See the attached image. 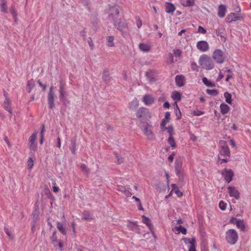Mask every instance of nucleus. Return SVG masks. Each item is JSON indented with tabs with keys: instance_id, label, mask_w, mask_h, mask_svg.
I'll return each mask as SVG.
<instances>
[{
	"instance_id": "nucleus-1",
	"label": "nucleus",
	"mask_w": 251,
	"mask_h": 251,
	"mask_svg": "<svg viewBox=\"0 0 251 251\" xmlns=\"http://www.w3.org/2000/svg\"><path fill=\"white\" fill-rule=\"evenodd\" d=\"M199 64L207 70L212 69L214 67V64L211 58L205 54L201 55L199 59Z\"/></svg>"
},
{
	"instance_id": "nucleus-2",
	"label": "nucleus",
	"mask_w": 251,
	"mask_h": 251,
	"mask_svg": "<svg viewBox=\"0 0 251 251\" xmlns=\"http://www.w3.org/2000/svg\"><path fill=\"white\" fill-rule=\"evenodd\" d=\"M136 116L140 119V122L143 123L144 121L151 118V114L148 109L141 107L137 111Z\"/></svg>"
},
{
	"instance_id": "nucleus-3",
	"label": "nucleus",
	"mask_w": 251,
	"mask_h": 251,
	"mask_svg": "<svg viewBox=\"0 0 251 251\" xmlns=\"http://www.w3.org/2000/svg\"><path fill=\"white\" fill-rule=\"evenodd\" d=\"M238 235L237 231L233 229H228L226 233V239L230 245H234L237 241Z\"/></svg>"
},
{
	"instance_id": "nucleus-4",
	"label": "nucleus",
	"mask_w": 251,
	"mask_h": 251,
	"mask_svg": "<svg viewBox=\"0 0 251 251\" xmlns=\"http://www.w3.org/2000/svg\"><path fill=\"white\" fill-rule=\"evenodd\" d=\"M213 59L218 64H222L225 60L223 51L220 49L215 50L212 54Z\"/></svg>"
},
{
	"instance_id": "nucleus-5",
	"label": "nucleus",
	"mask_w": 251,
	"mask_h": 251,
	"mask_svg": "<svg viewBox=\"0 0 251 251\" xmlns=\"http://www.w3.org/2000/svg\"><path fill=\"white\" fill-rule=\"evenodd\" d=\"M140 128L143 131L144 134L149 140H154V136L152 133V127L151 125L148 123H146V126H140Z\"/></svg>"
},
{
	"instance_id": "nucleus-6",
	"label": "nucleus",
	"mask_w": 251,
	"mask_h": 251,
	"mask_svg": "<svg viewBox=\"0 0 251 251\" xmlns=\"http://www.w3.org/2000/svg\"><path fill=\"white\" fill-rule=\"evenodd\" d=\"M54 89V87L52 86H51L47 97L49 107L51 109L55 108L54 100L55 95Z\"/></svg>"
},
{
	"instance_id": "nucleus-7",
	"label": "nucleus",
	"mask_w": 251,
	"mask_h": 251,
	"mask_svg": "<svg viewBox=\"0 0 251 251\" xmlns=\"http://www.w3.org/2000/svg\"><path fill=\"white\" fill-rule=\"evenodd\" d=\"M220 149V152L221 155L228 156L230 155L229 148L226 141L221 140L219 142Z\"/></svg>"
},
{
	"instance_id": "nucleus-8",
	"label": "nucleus",
	"mask_w": 251,
	"mask_h": 251,
	"mask_svg": "<svg viewBox=\"0 0 251 251\" xmlns=\"http://www.w3.org/2000/svg\"><path fill=\"white\" fill-rule=\"evenodd\" d=\"M233 172L231 169H224L222 172V175L226 181L229 183L232 179Z\"/></svg>"
},
{
	"instance_id": "nucleus-9",
	"label": "nucleus",
	"mask_w": 251,
	"mask_h": 251,
	"mask_svg": "<svg viewBox=\"0 0 251 251\" xmlns=\"http://www.w3.org/2000/svg\"><path fill=\"white\" fill-rule=\"evenodd\" d=\"M114 25L118 30L122 33L123 35L124 34V31L127 27V24L125 22L119 19L115 22Z\"/></svg>"
},
{
	"instance_id": "nucleus-10",
	"label": "nucleus",
	"mask_w": 251,
	"mask_h": 251,
	"mask_svg": "<svg viewBox=\"0 0 251 251\" xmlns=\"http://www.w3.org/2000/svg\"><path fill=\"white\" fill-rule=\"evenodd\" d=\"M197 48L201 52H206L209 50V47L206 41H200L197 43Z\"/></svg>"
},
{
	"instance_id": "nucleus-11",
	"label": "nucleus",
	"mask_w": 251,
	"mask_h": 251,
	"mask_svg": "<svg viewBox=\"0 0 251 251\" xmlns=\"http://www.w3.org/2000/svg\"><path fill=\"white\" fill-rule=\"evenodd\" d=\"M215 34L217 36H220L222 40H225V26L222 24L219 25L218 27L215 29Z\"/></svg>"
},
{
	"instance_id": "nucleus-12",
	"label": "nucleus",
	"mask_w": 251,
	"mask_h": 251,
	"mask_svg": "<svg viewBox=\"0 0 251 251\" xmlns=\"http://www.w3.org/2000/svg\"><path fill=\"white\" fill-rule=\"evenodd\" d=\"M116 189L123 193L126 197H130L132 195L131 193V189L130 187L126 188L122 185H117Z\"/></svg>"
},
{
	"instance_id": "nucleus-13",
	"label": "nucleus",
	"mask_w": 251,
	"mask_h": 251,
	"mask_svg": "<svg viewBox=\"0 0 251 251\" xmlns=\"http://www.w3.org/2000/svg\"><path fill=\"white\" fill-rule=\"evenodd\" d=\"M228 191L230 197H233L238 200L240 198L239 192L235 187L229 186L228 187Z\"/></svg>"
},
{
	"instance_id": "nucleus-14",
	"label": "nucleus",
	"mask_w": 251,
	"mask_h": 251,
	"mask_svg": "<svg viewBox=\"0 0 251 251\" xmlns=\"http://www.w3.org/2000/svg\"><path fill=\"white\" fill-rule=\"evenodd\" d=\"M226 12V8L225 5L221 4L218 7V16L220 18H224L225 16Z\"/></svg>"
},
{
	"instance_id": "nucleus-15",
	"label": "nucleus",
	"mask_w": 251,
	"mask_h": 251,
	"mask_svg": "<svg viewBox=\"0 0 251 251\" xmlns=\"http://www.w3.org/2000/svg\"><path fill=\"white\" fill-rule=\"evenodd\" d=\"M185 77L182 75H177L175 77V81L177 86L182 87L184 85Z\"/></svg>"
},
{
	"instance_id": "nucleus-16",
	"label": "nucleus",
	"mask_w": 251,
	"mask_h": 251,
	"mask_svg": "<svg viewBox=\"0 0 251 251\" xmlns=\"http://www.w3.org/2000/svg\"><path fill=\"white\" fill-rule=\"evenodd\" d=\"M4 96L5 97V100L3 103V107L4 109L10 113V114H11L12 110L10 107V100L7 97L6 94L5 93H4Z\"/></svg>"
},
{
	"instance_id": "nucleus-17",
	"label": "nucleus",
	"mask_w": 251,
	"mask_h": 251,
	"mask_svg": "<svg viewBox=\"0 0 251 251\" xmlns=\"http://www.w3.org/2000/svg\"><path fill=\"white\" fill-rule=\"evenodd\" d=\"M37 137V133H33L31 136L29 137V142H30V149L34 151L36 148V144H35V141Z\"/></svg>"
},
{
	"instance_id": "nucleus-18",
	"label": "nucleus",
	"mask_w": 251,
	"mask_h": 251,
	"mask_svg": "<svg viewBox=\"0 0 251 251\" xmlns=\"http://www.w3.org/2000/svg\"><path fill=\"white\" fill-rule=\"evenodd\" d=\"M143 102L146 105H149L153 103L154 99L153 97L149 95H146L143 97Z\"/></svg>"
},
{
	"instance_id": "nucleus-19",
	"label": "nucleus",
	"mask_w": 251,
	"mask_h": 251,
	"mask_svg": "<svg viewBox=\"0 0 251 251\" xmlns=\"http://www.w3.org/2000/svg\"><path fill=\"white\" fill-rule=\"evenodd\" d=\"M176 10V7L172 3L166 2L165 4V11L167 13L173 14Z\"/></svg>"
},
{
	"instance_id": "nucleus-20",
	"label": "nucleus",
	"mask_w": 251,
	"mask_h": 251,
	"mask_svg": "<svg viewBox=\"0 0 251 251\" xmlns=\"http://www.w3.org/2000/svg\"><path fill=\"white\" fill-rule=\"evenodd\" d=\"M170 119V113L169 112H167L165 113V118L162 120L160 124L161 128L164 129V127L166 124L169 122Z\"/></svg>"
},
{
	"instance_id": "nucleus-21",
	"label": "nucleus",
	"mask_w": 251,
	"mask_h": 251,
	"mask_svg": "<svg viewBox=\"0 0 251 251\" xmlns=\"http://www.w3.org/2000/svg\"><path fill=\"white\" fill-rule=\"evenodd\" d=\"M139 48L143 52H148L151 47L149 44L141 43L139 44Z\"/></svg>"
},
{
	"instance_id": "nucleus-22",
	"label": "nucleus",
	"mask_w": 251,
	"mask_h": 251,
	"mask_svg": "<svg viewBox=\"0 0 251 251\" xmlns=\"http://www.w3.org/2000/svg\"><path fill=\"white\" fill-rule=\"evenodd\" d=\"M63 87L64 85L62 82H61L59 86V98L61 101L64 100L66 99V92Z\"/></svg>"
},
{
	"instance_id": "nucleus-23",
	"label": "nucleus",
	"mask_w": 251,
	"mask_h": 251,
	"mask_svg": "<svg viewBox=\"0 0 251 251\" xmlns=\"http://www.w3.org/2000/svg\"><path fill=\"white\" fill-rule=\"evenodd\" d=\"M239 19V17L236 16L234 13H231L227 15L226 20L227 22L230 23L237 21Z\"/></svg>"
},
{
	"instance_id": "nucleus-24",
	"label": "nucleus",
	"mask_w": 251,
	"mask_h": 251,
	"mask_svg": "<svg viewBox=\"0 0 251 251\" xmlns=\"http://www.w3.org/2000/svg\"><path fill=\"white\" fill-rule=\"evenodd\" d=\"M142 222L146 224L148 227L150 228V229L152 231L153 229V226L151 223V220L146 217L145 215H143L142 217Z\"/></svg>"
},
{
	"instance_id": "nucleus-25",
	"label": "nucleus",
	"mask_w": 251,
	"mask_h": 251,
	"mask_svg": "<svg viewBox=\"0 0 251 251\" xmlns=\"http://www.w3.org/2000/svg\"><path fill=\"white\" fill-rule=\"evenodd\" d=\"M221 112L223 115L227 113L230 109V107L227 104L222 103L220 105Z\"/></svg>"
},
{
	"instance_id": "nucleus-26",
	"label": "nucleus",
	"mask_w": 251,
	"mask_h": 251,
	"mask_svg": "<svg viewBox=\"0 0 251 251\" xmlns=\"http://www.w3.org/2000/svg\"><path fill=\"white\" fill-rule=\"evenodd\" d=\"M182 163L180 160H176L175 161V171L176 174L179 173L180 172H182L181 167H182Z\"/></svg>"
},
{
	"instance_id": "nucleus-27",
	"label": "nucleus",
	"mask_w": 251,
	"mask_h": 251,
	"mask_svg": "<svg viewBox=\"0 0 251 251\" xmlns=\"http://www.w3.org/2000/svg\"><path fill=\"white\" fill-rule=\"evenodd\" d=\"M56 226L59 231L63 234L66 235L67 233V229L65 227H64L63 225L59 222H56Z\"/></svg>"
},
{
	"instance_id": "nucleus-28",
	"label": "nucleus",
	"mask_w": 251,
	"mask_h": 251,
	"mask_svg": "<svg viewBox=\"0 0 251 251\" xmlns=\"http://www.w3.org/2000/svg\"><path fill=\"white\" fill-rule=\"evenodd\" d=\"M0 11L4 13H7V5L5 0H0Z\"/></svg>"
},
{
	"instance_id": "nucleus-29",
	"label": "nucleus",
	"mask_w": 251,
	"mask_h": 251,
	"mask_svg": "<svg viewBox=\"0 0 251 251\" xmlns=\"http://www.w3.org/2000/svg\"><path fill=\"white\" fill-rule=\"evenodd\" d=\"M139 105V101L136 98H134L129 104L130 109H134Z\"/></svg>"
},
{
	"instance_id": "nucleus-30",
	"label": "nucleus",
	"mask_w": 251,
	"mask_h": 251,
	"mask_svg": "<svg viewBox=\"0 0 251 251\" xmlns=\"http://www.w3.org/2000/svg\"><path fill=\"white\" fill-rule=\"evenodd\" d=\"M35 86L33 79L29 80L27 81L26 85V90L28 93H30L32 89Z\"/></svg>"
},
{
	"instance_id": "nucleus-31",
	"label": "nucleus",
	"mask_w": 251,
	"mask_h": 251,
	"mask_svg": "<svg viewBox=\"0 0 251 251\" xmlns=\"http://www.w3.org/2000/svg\"><path fill=\"white\" fill-rule=\"evenodd\" d=\"M82 218L86 220H92L94 216L88 211H84L82 214Z\"/></svg>"
},
{
	"instance_id": "nucleus-32",
	"label": "nucleus",
	"mask_w": 251,
	"mask_h": 251,
	"mask_svg": "<svg viewBox=\"0 0 251 251\" xmlns=\"http://www.w3.org/2000/svg\"><path fill=\"white\" fill-rule=\"evenodd\" d=\"M235 225H236L237 227L241 229L242 231H244L245 230V226L243 220L238 219L237 220H236Z\"/></svg>"
},
{
	"instance_id": "nucleus-33",
	"label": "nucleus",
	"mask_w": 251,
	"mask_h": 251,
	"mask_svg": "<svg viewBox=\"0 0 251 251\" xmlns=\"http://www.w3.org/2000/svg\"><path fill=\"white\" fill-rule=\"evenodd\" d=\"M70 150L72 153L74 154H75L76 150V140L75 139H73L71 140Z\"/></svg>"
},
{
	"instance_id": "nucleus-34",
	"label": "nucleus",
	"mask_w": 251,
	"mask_h": 251,
	"mask_svg": "<svg viewBox=\"0 0 251 251\" xmlns=\"http://www.w3.org/2000/svg\"><path fill=\"white\" fill-rule=\"evenodd\" d=\"M172 98L174 100H180L181 99V96L178 92H174L172 95Z\"/></svg>"
},
{
	"instance_id": "nucleus-35",
	"label": "nucleus",
	"mask_w": 251,
	"mask_h": 251,
	"mask_svg": "<svg viewBox=\"0 0 251 251\" xmlns=\"http://www.w3.org/2000/svg\"><path fill=\"white\" fill-rule=\"evenodd\" d=\"M114 37L112 36H109L107 38V45L108 47L114 46Z\"/></svg>"
},
{
	"instance_id": "nucleus-36",
	"label": "nucleus",
	"mask_w": 251,
	"mask_h": 251,
	"mask_svg": "<svg viewBox=\"0 0 251 251\" xmlns=\"http://www.w3.org/2000/svg\"><path fill=\"white\" fill-rule=\"evenodd\" d=\"M224 97L226 99V101L228 103L231 104L232 103L231 95L229 93L226 92L224 93Z\"/></svg>"
},
{
	"instance_id": "nucleus-37",
	"label": "nucleus",
	"mask_w": 251,
	"mask_h": 251,
	"mask_svg": "<svg viewBox=\"0 0 251 251\" xmlns=\"http://www.w3.org/2000/svg\"><path fill=\"white\" fill-rule=\"evenodd\" d=\"M202 81L206 86L208 87H213L215 86L214 84L211 82L209 81L207 78L205 77H202Z\"/></svg>"
},
{
	"instance_id": "nucleus-38",
	"label": "nucleus",
	"mask_w": 251,
	"mask_h": 251,
	"mask_svg": "<svg viewBox=\"0 0 251 251\" xmlns=\"http://www.w3.org/2000/svg\"><path fill=\"white\" fill-rule=\"evenodd\" d=\"M110 14L109 15V18L111 16H113V15H118L119 13V9L115 7H112L110 9Z\"/></svg>"
},
{
	"instance_id": "nucleus-39",
	"label": "nucleus",
	"mask_w": 251,
	"mask_h": 251,
	"mask_svg": "<svg viewBox=\"0 0 251 251\" xmlns=\"http://www.w3.org/2000/svg\"><path fill=\"white\" fill-rule=\"evenodd\" d=\"M102 78L104 81H107L109 79V74L107 70L103 71Z\"/></svg>"
},
{
	"instance_id": "nucleus-40",
	"label": "nucleus",
	"mask_w": 251,
	"mask_h": 251,
	"mask_svg": "<svg viewBox=\"0 0 251 251\" xmlns=\"http://www.w3.org/2000/svg\"><path fill=\"white\" fill-rule=\"evenodd\" d=\"M173 53L175 56L180 57L181 56L182 51L179 49H175L173 50Z\"/></svg>"
},
{
	"instance_id": "nucleus-41",
	"label": "nucleus",
	"mask_w": 251,
	"mask_h": 251,
	"mask_svg": "<svg viewBox=\"0 0 251 251\" xmlns=\"http://www.w3.org/2000/svg\"><path fill=\"white\" fill-rule=\"evenodd\" d=\"M168 142L170 145V146L173 147V148H175L176 147V143L173 136H170L169 137L168 139Z\"/></svg>"
},
{
	"instance_id": "nucleus-42",
	"label": "nucleus",
	"mask_w": 251,
	"mask_h": 251,
	"mask_svg": "<svg viewBox=\"0 0 251 251\" xmlns=\"http://www.w3.org/2000/svg\"><path fill=\"white\" fill-rule=\"evenodd\" d=\"M176 228L179 232H181L183 234L185 235L187 233L186 229L181 226H179L178 227H176Z\"/></svg>"
},
{
	"instance_id": "nucleus-43",
	"label": "nucleus",
	"mask_w": 251,
	"mask_h": 251,
	"mask_svg": "<svg viewBox=\"0 0 251 251\" xmlns=\"http://www.w3.org/2000/svg\"><path fill=\"white\" fill-rule=\"evenodd\" d=\"M206 91L208 95L212 96H216L218 94V92L217 90L207 89Z\"/></svg>"
},
{
	"instance_id": "nucleus-44",
	"label": "nucleus",
	"mask_w": 251,
	"mask_h": 251,
	"mask_svg": "<svg viewBox=\"0 0 251 251\" xmlns=\"http://www.w3.org/2000/svg\"><path fill=\"white\" fill-rule=\"evenodd\" d=\"M128 227L130 230L138 232L139 230L138 227H137V226H135L134 224H128Z\"/></svg>"
},
{
	"instance_id": "nucleus-45",
	"label": "nucleus",
	"mask_w": 251,
	"mask_h": 251,
	"mask_svg": "<svg viewBox=\"0 0 251 251\" xmlns=\"http://www.w3.org/2000/svg\"><path fill=\"white\" fill-rule=\"evenodd\" d=\"M164 129H167V132L170 135V136H172V135L174 132V129L172 126H169L167 128L165 127V126L163 130Z\"/></svg>"
},
{
	"instance_id": "nucleus-46",
	"label": "nucleus",
	"mask_w": 251,
	"mask_h": 251,
	"mask_svg": "<svg viewBox=\"0 0 251 251\" xmlns=\"http://www.w3.org/2000/svg\"><path fill=\"white\" fill-rule=\"evenodd\" d=\"M32 219H33V220L32 227V228H33V227L35 225L36 220H37V218L38 217V214L36 213H33L32 214Z\"/></svg>"
},
{
	"instance_id": "nucleus-47",
	"label": "nucleus",
	"mask_w": 251,
	"mask_h": 251,
	"mask_svg": "<svg viewBox=\"0 0 251 251\" xmlns=\"http://www.w3.org/2000/svg\"><path fill=\"white\" fill-rule=\"evenodd\" d=\"M204 113V112L203 111L199 110H194L192 113L193 115L199 116L203 115Z\"/></svg>"
},
{
	"instance_id": "nucleus-48",
	"label": "nucleus",
	"mask_w": 251,
	"mask_h": 251,
	"mask_svg": "<svg viewBox=\"0 0 251 251\" xmlns=\"http://www.w3.org/2000/svg\"><path fill=\"white\" fill-rule=\"evenodd\" d=\"M4 231H5V232L6 233V234L7 235V236L9 238V239H13L14 236H13V234L11 233V232L8 230V229L6 227H4Z\"/></svg>"
},
{
	"instance_id": "nucleus-49",
	"label": "nucleus",
	"mask_w": 251,
	"mask_h": 251,
	"mask_svg": "<svg viewBox=\"0 0 251 251\" xmlns=\"http://www.w3.org/2000/svg\"><path fill=\"white\" fill-rule=\"evenodd\" d=\"M219 206L221 210H225L226 209V204L221 201L219 202Z\"/></svg>"
},
{
	"instance_id": "nucleus-50",
	"label": "nucleus",
	"mask_w": 251,
	"mask_h": 251,
	"mask_svg": "<svg viewBox=\"0 0 251 251\" xmlns=\"http://www.w3.org/2000/svg\"><path fill=\"white\" fill-rule=\"evenodd\" d=\"M33 166V160L29 157L27 161V166L29 169H31Z\"/></svg>"
},
{
	"instance_id": "nucleus-51",
	"label": "nucleus",
	"mask_w": 251,
	"mask_h": 251,
	"mask_svg": "<svg viewBox=\"0 0 251 251\" xmlns=\"http://www.w3.org/2000/svg\"><path fill=\"white\" fill-rule=\"evenodd\" d=\"M184 240L186 241H188V243L191 245V246H195V244L196 243V239L195 238H192L191 240L188 239L187 238H184Z\"/></svg>"
},
{
	"instance_id": "nucleus-52",
	"label": "nucleus",
	"mask_w": 251,
	"mask_h": 251,
	"mask_svg": "<svg viewBox=\"0 0 251 251\" xmlns=\"http://www.w3.org/2000/svg\"><path fill=\"white\" fill-rule=\"evenodd\" d=\"M50 239L52 243H54L57 241V236L56 235V231L53 232L52 236L50 237Z\"/></svg>"
},
{
	"instance_id": "nucleus-53",
	"label": "nucleus",
	"mask_w": 251,
	"mask_h": 251,
	"mask_svg": "<svg viewBox=\"0 0 251 251\" xmlns=\"http://www.w3.org/2000/svg\"><path fill=\"white\" fill-rule=\"evenodd\" d=\"M88 43L91 48V50H93L94 49V44L93 43V41H92V39L91 38L89 37L88 38Z\"/></svg>"
},
{
	"instance_id": "nucleus-54",
	"label": "nucleus",
	"mask_w": 251,
	"mask_h": 251,
	"mask_svg": "<svg viewBox=\"0 0 251 251\" xmlns=\"http://www.w3.org/2000/svg\"><path fill=\"white\" fill-rule=\"evenodd\" d=\"M193 3L194 1L193 0H187L186 1V3H183L182 4L185 6H191L193 5Z\"/></svg>"
},
{
	"instance_id": "nucleus-55",
	"label": "nucleus",
	"mask_w": 251,
	"mask_h": 251,
	"mask_svg": "<svg viewBox=\"0 0 251 251\" xmlns=\"http://www.w3.org/2000/svg\"><path fill=\"white\" fill-rule=\"evenodd\" d=\"M198 31L199 33L205 34L206 32V30L202 26H199L198 27Z\"/></svg>"
},
{
	"instance_id": "nucleus-56",
	"label": "nucleus",
	"mask_w": 251,
	"mask_h": 251,
	"mask_svg": "<svg viewBox=\"0 0 251 251\" xmlns=\"http://www.w3.org/2000/svg\"><path fill=\"white\" fill-rule=\"evenodd\" d=\"M136 25L138 28H140L142 25V21L139 18H136Z\"/></svg>"
},
{
	"instance_id": "nucleus-57",
	"label": "nucleus",
	"mask_w": 251,
	"mask_h": 251,
	"mask_svg": "<svg viewBox=\"0 0 251 251\" xmlns=\"http://www.w3.org/2000/svg\"><path fill=\"white\" fill-rule=\"evenodd\" d=\"M176 175L178 176L179 180L180 181L183 180L184 177H183V174L182 172H180L179 173L176 174Z\"/></svg>"
},
{
	"instance_id": "nucleus-58",
	"label": "nucleus",
	"mask_w": 251,
	"mask_h": 251,
	"mask_svg": "<svg viewBox=\"0 0 251 251\" xmlns=\"http://www.w3.org/2000/svg\"><path fill=\"white\" fill-rule=\"evenodd\" d=\"M169 59L170 64H172L174 62V55L172 53L169 54Z\"/></svg>"
},
{
	"instance_id": "nucleus-59",
	"label": "nucleus",
	"mask_w": 251,
	"mask_h": 251,
	"mask_svg": "<svg viewBox=\"0 0 251 251\" xmlns=\"http://www.w3.org/2000/svg\"><path fill=\"white\" fill-rule=\"evenodd\" d=\"M116 158H117V162L118 164H121L123 162V158L120 157L118 154L116 153Z\"/></svg>"
},
{
	"instance_id": "nucleus-60",
	"label": "nucleus",
	"mask_w": 251,
	"mask_h": 251,
	"mask_svg": "<svg viewBox=\"0 0 251 251\" xmlns=\"http://www.w3.org/2000/svg\"><path fill=\"white\" fill-rule=\"evenodd\" d=\"M174 156H175V152H173L172 153V154H171V155H170L169 156L168 159V160H169V162H172L173 161Z\"/></svg>"
},
{
	"instance_id": "nucleus-61",
	"label": "nucleus",
	"mask_w": 251,
	"mask_h": 251,
	"mask_svg": "<svg viewBox=\"0 0 251 251\" xmlns=\"http://www.w3.org/2000/svg\"><path fill=\"white\" fill-rule=\"evenodd\" d=\"M37 83L39 86H40L41 87H42L43 90L44 91L46 90V85L43 84L40 80H38Z\"/></svg>"
},
{
	"instance_id": "nucleus-62",
	"label": "nucleus",
	"mask_w": 251,
	"mask_h": 251,
	"mask_svg": "<svg viewBox=\"0 0 251 251\" xmlns=\"http://www.w3.org/2000/svg\"><path fill=\"white\" fill-rule=\"evenodd\" d=\"M45 130V126L44 125H43L42 126V129H41V130L40 132L41 137H44V134Z\"/></svg>"
},
{
	"instance_id": "nucleus-63",
	"label": "nucleus",
	"mask_w": 251,
	"mask_h": 251,
	"mask_svg": "<svg viewBox=\"0 0 251 251\" xmlns=\"http://www.w3.org/2000/svg\"><path fill=\"white\" fill-rule=\"evenodd\" d=\"M71 226H72V231L73 232L74 236V237H75V223L72 222L71 223Z\"/></svg>"
},
{
	"instance_id": "nucleus-64",
	"label": "nucleus",
	"mask_w": 251,
	"mask_h": 251,
	"mask_svg": "<svg viewBox=\"0 0 251 251\" xmlns=\"http://www.w3.org/2000/svg\"><path fill=\"white\" fill-rule=\"evenodd\" d=\"M175 193L179 197H180L182 196V195H183L181 191H180L178 189H176V190Z\"/></svg>"
}]
</instances>
